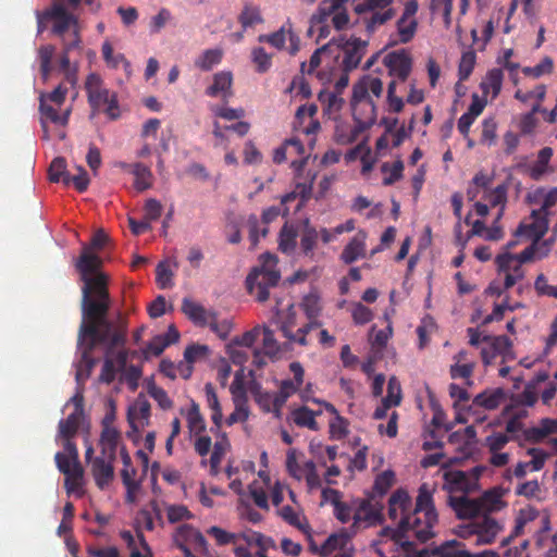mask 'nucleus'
<instances>
[{"instance_id":"nucleus-1","label":"nucleus","mask_w":557,"mask_h":557,"mask_svg":"<svg viewBox=\"0 0 557 557\" xmlns=\"http://www.w3.org/2000/svg\"><path fill=\"white\" fill-rule=\"evenodd\" d=\"M97 265L95 258L84 256L79 262V269L84 277L83 293V322L79 327L77 352L79 360L76 361V381L84 383L90 375L96 360L90 356L99 338V327L102 315L108 311L109 295L101 286V277L96 281L89 277V272Z\"/></svg>"},{"instance_id":"nucleus-2","label":"nucleus","mask_w":557,"mask_h":557,"mask_svg":"<svg viewBox=\"0 0 557 557\" xmlns=\"http://www.w3.org/2000/svg\"><path fill=\"white\" fill-rule=\"evenodd\" d=\"M435 490V486L432 484H421L416 499V507L407 520L399 522L396 528L386 527L382 529L380 537L393 541L397 549L412 548V542L409 540L410 533L420 542H426L433 537V528L438 520L433 503Z\"/></svg>"},{"instance_id":"nucleus-3","label":"nucleus","mask_w":557,"mask_h":557,"mask_svg":"<svg viewBox=\"0 0 557 557\" xmlns=\"http://www.w3.org/2000/svg\"><path fill=\"white\" fill-rule=\"evenodd\" d=\"M502 488L493 487L476 498L468 496L448 497V505L459 519H474L476 517H490L506 507Z\"/></svg>"},{"instance_id":"nucleus-4","label":"nucleus","mask_w":557,"mask_h":557,"mask_svg":"<svg viewBox=\"0 0 557 557\" xmlns=\"http://www.w3.org/2000/svg\"><path fill=\"white\" fill-rule=\"evenodd\" d=\"M280 277L276 257L263 253L247 275L246 288L258 301L263 302L269 298V289L278 283Z\"/></svg>"},{"instance_id":"nucleus-5","label":"nucleus","mask_w":557,"mask_h":557,"mask_svg":"<svg viewBox=\"0 0 557 557\" xmlns=\"http://www.w3.org/2000/svg\"><path fill=\"white\" fill-rule=\"evenodd\" d=\"M67 88L62 84L51 92L39 96V112L45 136L48 137L47 123L65 126L72 112L71 106H65Z\"/></svg>"},{"instance_id":"nucleus-6","label":"nucleus","mask_w":557,"mask_h":557,"mask_svg":"<svg viewBox=\"0 0 557 557\" xmlns=\"http://www.w3.org/2000/svg\"><path fill=\"white\" fill-rule=\"evenodd\" d=\"M383 94V82L381 78L364 75L352 87L351 109L352 112L376 120V106L374 100Z\"/></svg>"},{"instance_id":"nucleus-7","label":"nucleus","mask_w":557,"mask_h":557,"mask_svg":"<svg viewBox=\"0 0 557 557\" xmlns=\"http://www.w3.org/2000/svg\"><path fill=\"white\" fill-rule=\"evenodd\" d=\"M85 88L88 102L92 109L91 116L97 112H104L112 120L120 116L116 92L109 89L99 75L95 73L89 74Z\"/></svg>"},{"instance_id":"nucleus-8","label":"nucleus","mask_w":557,"mask_h":557,"mask_svg":"<svg viewBox=\"0 0 557 557\" xmlns=\"http://www.w3.org/2000/svg\"><path fill=\"white\" fill-rule=\"evenodd\" d=\"M54 459L58 469L65 475L66 493L81 497L84 494V469L78 460L76 445L66 444V453L58 451Z\"/></svg>"},{"instance_id":"nucleus-9","label":"nucleus","mask_w":557,"mask_h":557,"mask_svg":"<svg viewBox=\"0 0 557 557\" xmlns=\"http://www.w3.org/2000/svg\"><path fill=\"white\" fill-rule=\"evenodd\" d=\"M384 64L389 75L396 79L387 87V101L389 111L398 113L404 108V100L396 95L397 81L405 82L411 71V59L406 52H391L384 58Z\"/></svg>"},{"instance_id":"nucleus-10","label":"nucleus","mask_w":557,"mask_h":557,"mask_svg":"<svg viewBox=\"0 0 557 557\" xmlns=\"http://www.w3.org/2000/svg\"><path fill=\"white\" fill-rule=\"evenodd\" d=\"M470 523L460 525L457 534L463 539H472L476 546L490 545L495 542L497 535L502 532L503 525L492 517H476Z\"/></svg>"},{"instance_id":"nucleus-11","label":"nucleus","mask_w":557,"mask_h":557,"mask_svg":"<svg viewBox=\"0 0 557 557\" xmlns=\"http://www.w3.org/2000/svg\"><path fill=\"white\" fill-rule=\"evenodd\" d=\"M287 473L296 481H306L308 492L321 487L322 480L318 473L317 466L312 460L305 459L304 455L296 449H289L285 460Z\"/></svg>"},{"instance_id":"nucleus-12","label":"nucleus","mask_w":557,"mask_h":557,"mask_svg":"<svg viewBox=\"0 0 557 557\" xmlns=\"http://www.w3.org/2000/svg\"><path fill=\"white\" fill-rule=\"evenodd\" d=\"M73 406V411L66 419H62L58 425V433L55 436L57 443H62L64 451L66 453V444L75 445L72 437L75 436L84 416V397L81 392H77L65 405V408Z\"/></svg>"},{"instance_id":"nucleus-13","label":"nucleus","mask_w":557,"mask_h":557,"mask_svg":"<svg viewBox=\"0 0 557 557\" xmlns=\"http://www.w3.org/2000/svg\"><path fill=\"white\" fill-rule=\"evenodd\" d=\"M482 472V467H474L469 471L446 470L443 474L444 488L450 494L471 493L478 490Z\"/></svg>"},{"instance_id":"nucleus-14","label":"nucleus","mask_w":557,"mask_h":557,"mask_svg":"<svg viewBox=\"0 0 557 557\" xmlns=\"http://www.w3.org/2000/svg\"><path fill=\"white\" fill-rule=\"evenodd\" d=\"M85 459L90 465V472L96 485L100 490H107L114 480L113 463L115 458H110V456L101 454L94 457V447L88 444L85 451Z\"/></svg>"},{"instance_id":"nucleus-15","label":"nucleus","mask_w":557,"mask_h":557,"mask_svg":"<svg viewBox=\"0 0 557 557\" xmlns=\"http://www.w3.org/2000/svg\"><path fill=\"white\" fill-rule=\"evenodd\" d=\"M393 2L394 0H363L356 4L355 11L358 14L371 12V16L367 20V28L374 30L395 16L396 10L392 7Z\"/></svg>"},{"instance_id":"nucleus-16","label":"nucleus","mask_w":557,"mask_h":557,"mask_svg":"<svg viewBox=\"0 0 557 557\" xmlns=\"http://www.w3.org/2000/svg\"><path fill=\"white\" fill-rule=\"evenodd\" d=\"M258 41L269 44L277 50H286L290 55H295L300 49V39L289 20L276 32L260 35Z\"/></svg>"},{"instance_id":"nucleus-17","label":"nucleus","mask_w":557,"mask_h":557,"mask_svg":"<svg viewBox=\"0 0 557 557\" xmlns=\"http://www.w3.org/2000/svg\"><path fill=\"white\" fill-rule=\"evenodd\" d=\"M484 346L481 349V356L485 366L492 364L497 358L502 359V362L512 360L515 358L512 345L510 339L505 336H484Z\"/></svg>"},{"instance_id":"nucleus-18","label":"nucleus","mask_w":557,"mask_h":557,"mask_svg":"<svg viewBox=\"0 0 557 557\" xmlns=\"http://www.w3.org/2000/svg\"><path fill=\"white\" fill-rule=\"evenodd\" d=\"M46 15L53 21L52 32L61 38L79 29L77 17L66 10L64 0H55Z\"/></svg>"},{"instance_id":"nucleus-19","label":"nucleus","mask_w":557,"mask_h":557,"mask_svg":"<svg viewBox=\"0 0 557 557\" xmlns=\"http://www.w3.org/2000/svg\"><path fill=\"white\" fill-rule=\"evenodd\" d=\"M307 160L308 158H302L301 160L292 161V168L295 171L297 183L295 189L282 198L283 203L289 202L296 197H300L301 203H304L310 198L317 173L308 171L305 175L302 174Z\"/></svg>"},{"instance_id":"nucleus-20","label":"nucleus","mask_w":557,"mask_h":557,"mask_svg":"<svg viewBox=\"0 0 557 557\" xmlns=\"http://www.w3.org/2000/svg\"><path fill=\"white\" fill-rule=\"evenodd\" d=\"M334 39V46L341 48L343 53L342 67L344 72H350L358 67L367 50V41L359 38Z\"/></svg>"},{"instance_id":"nucleus-21","label":"nucleus","mask_w":557,"mask_h":557,"mask_svg":"<svg viewBox=\"0 0 557 557\" xmlns=\"http://www.w3.org/2000/svg\"><path fill=\"white\" fill-rule=\"evenodd\" d=\"M151 405L144 394H138L135 400L128 406L127 421L131 429L139 432L149 425Z\"/></svg>"},{"instance_id":"nucleus-22","label":"nucleus","mask_w":557,"mask_h":557,"mask_svg":"<svg viewBox=\"0 0 557 557\" xmlns=\"http://www.w3.org/2000/svg\"><path fill=\"white\" fill-rule=\"evenodd\" d=\"M548 216L544 213L533 210L528 220L520 223L515 232V236H524L530 239H541L548 230Z\"/></svg>"},{"instance_id":"nucleus-23","label":"nucleus","mask_w":557,"mask_h":557,"mask_svg":"<svg viewBox=\"0 0 557 557\" xmlns=\"http://www.w3.org/2000/svg\"><path fill=\"white\" fill-rule=\"evenodd\" d=\"M107 242H108V235L102 230L97 231L91 239L90 246L84 247L83 252L76 262V268H77L78 272L81 273L82 281L84 282L83 273L79 269V262L82 261L84 256H87L89 258H95L97 260V265L95 267L94 271L89 272V277L95 281L98 277H101V286L103 287V289L106 292H107V288H106L107 277L103 273L99 272V268H100L102 261L96 253L91 252V249L92 248L101 249L106 245Z\"/></svg>"},{"instance_id":"nucleus-24","label":"nucleus","mask_w":557,"mask_h":557,"mask_svg":"<svg viewBox=\"0 0 557 557\" xmlns=\"http://www.w3.org/2000/svg\"><path fill=\"white\" fill-rule=\"evenodd\" d=\"M355 125L350 128L337 127L335 140L339 145H350L355 143L359 136L370 128L376 120L352 112ZM372 116V114L370 115Z\"/></svg>"},{"instance_id":"nucleus-25","label":"nucleus","mask_w":557,"mask_h":557,"mask_svg":"<svg viewBox=\"0 0 557 557\" xmlns=\"http://www.w3.org/2000/svg\"><path fill=\"white\" fill-rule=\"evenodd\" d=\"M348 0H324L319 7V21L332 16V23L336 29H343L349 22L344 4Z\"/></svg>"},{"instance_id":"nucleus-26","label":"nucleus","mask_w":557,"mask_h":557,"mask_svg":"<svg viewBox=\"0 0 557 557\" xmlns=\"http://www.w3.org/2000/svg\"><path fill=\"white\" fill-rule=\"evenodd\" d=\"M319 553L324 557H352L354 549L346 533H336L327 537Z\"/></svg>"},{"instance_id":"nucleus-27","label":"nucleus","mask_w":557,"mask_h":557,"mask_svg":"<svg viewBox=\"0 0 557 557\" xmlns=\"http://www.w3.org/2000/svg\"><path fill=\"white\" fill-rule=\"evenodd\" d=\"M432 556L434 557H497V554L493 550H484L479 554H472L466 549L465 544L450 540L442 543L441 545L432 549Z\"/></svg>"},{"instance_id":"nucleus-28","label":"nucleus","mask_w":557,"mask_h":557,"mask_svg":"<svg viewBox=\"0 0 557 557\" xmlns=\"http://www.w3.org/2000/svg\"><path fill=\"white\" fill-rule=\"evenodd\" d=\"M411 498L404 490L395 491L388 499V517L393 521L403 522L411 513Z\"/></svg>"},{"instance_id":"nucleus-29","label":"nucleus","mask_w":557,"mask_h":557,"mask_svg":"<svg viewBox=\"0 0 557 557\" xmlns=\"http://www.w3.org/2000/svg\"><path fill=\"white\" fill-rule=\"evenodd\" d=\"M289 368L294 374V379L282 381L280 391L276 393V406H284L286 400L298 391L304 382V369L301 364L292 362Z\"/></svg>"},{"instance_id":"nucleus-30","label":"nucleus","mask_w":557,"mask_h":557,"mask_svg":"<svg viewBox=\"0 0 557 557\" xmlns=\"http://www.w3.org/2000/svg\"><path fill=\"white\" fill-rule=\"evenodd\" d=\"M317 111L315 104L300 106L296 111V122L302 127V133L308 137L317 134L321 127L319 121L314 119ZM313 141L312 138L308 139L309 145H313Z\"/></svg>"},{"instance_id":"nucleus-31","label":"nucleus","mask_w":557,"mask_h":557,"mask_svg":"<svg viewBox=\"0 0 557 557\" xmlns=\"http://www.w3.org/2000/svg\"><path fill=\"white\" fill-rule=\"evenodd\" d=\"M261 336H262L261 348L256 349L253 351V361L252 362L257 367H262L265 363V360L263 358L264 356L272 358V357H275L280 351V345H278L277 341L275 339L273 332L269 327L262 325Z\"/></svg>"},{"instance_id":"nucleus-32","label":"nucleus","mask_w":557,"mask_h":557,"mask_svg":"<svg viewBox=\"0 0 557 557\" xmlns=\"http://www.w3.org/2000/svg\"><path fill=\"white\" fill-rule=\"evenodd\" d=\"M207 533L215 540L218 545L237 544L240 541H245L251 546L259 539V533L257 532L232 533L219 527L209 528Z\"/></svg>"},{"instance_id":"nucleus-33","label":"nucleus","mask_w":557,"mask_h":557,"mask_svg":"<svg viewBox=\"0 0 557 557\" xmlns=\"http://www.w3.org/2000/svg\"><path fill=\"white\" fill-rule=\"evenodd\" d=\"M233 75L228 71H221L214 74L213 83L206 90L210 97H220L223 101H227L233 96L232 90Z\"/></svg>"},{"instance_id":"nucleus-34","label":"nucleus","mask_w":557,"mask_h":557,"mask_svg":"<svg viewBox=\"0 0 557 557\" xmlns=\"http://www.w3.org/2000/svg\"><path fill=\"white\" fill-rule=\"evenodd\" d=\"M381 515L379 509L367 500H362L355 506L354 527H370L380 521Z\"/></svg>"},{"instance_id":"nucleus-35","label":"nucleus","mask_w":557,"mask_h":557,"mask_svg":"<svg viewBox=\"0 0 557 557\" xmlns=\"http://www.w3.org/2000/svg\"><path fill=\"white\" fill-rule=\"evenodd\" d=\"M505 397L506 393L503 388L486 389L473 398L469 409L483 408L484 410H494L505 400Z\"/></svg>"},{"instance_id":"nucleus-36","label":"nucleus","mask_w":557,"mask_h":557,"mask_svg":"<svg viewBox=\"0 0 557 557\" xmlns=\"http://www.w3.org/2000/svg\"><path fill=\"white\" fill-rule=\"evenodd\" d=\"M366 239L367 233L364 231H358L351 240L345 246L341 259L346 263L350 264L356 260L364 257L366 255Z\"/></svg>"},{"instance_id":"nucleus-37","label":"nucleus","mask_w":557,"mask_h":557,"mask_svg":"<svg viewBox=\"0 0 557 557\" xmlns=\"http://www.w3.org/2000/svg\"><path fill=\"white\" fill-rule=\"evenodd\" d=\"M175 541L188 544L200 552H206L208 548V542L202 533L188 524H183L177 529Z\"/></svg>"},{"instance_id":"nucleus-38","label":"nucleus","mask_w":557,"mask_h":557,"mask_svg":"<svg viewBox=\"0 0 557 557\" xmlns=\"http://www.w3.org/2000/svg\"><path fill=\"white\" fill-rule=\"evenodd\" d=\"M121 537L129 548V557H152L151 549L140 532L133 534L129 531H123Z\"/></svg>"},{"instance_id":"nucleus-39","label":"nucleus","mask_w":557,"mask_h":557,"mask_svg":"<svg viewBox=\"0 0 557 557\" xmlns=\"http://www.w3.org/2000/svg\"><path fill=\"white\" fill-rule=\"evenodd\" d=\"M182 311L184 314L198 326H206L207 320L210 318L212 310H207L202 305L189 298L182 301Z\"/></svg>"},{"instance_id":"nucleus-40","label":"nucleus","mask_w":557,"mask_h":557,"mask_svg":"<svg viewBox=\"0 0 557 557\" xmlns=\"http://www.w3.org/2000/svg\"><path fill=\"white\" fill-rule=\"evenodd\" d=\"M121 442V433L115 426L102 428L99 445L101 447V455L116 458V449Z\"/></svg>"},{"instance_id":"nucleus-41","label":"nucleus","mask_w":557,"mask_h":557,"mask_svg":"<svg viewBox=\"0 0 557 557\" xmlns=\"http://www.w3.org/2000/svg\"><path fill=\"white\" fill-rule=\"evenodd\" d=\"M323 407L326 412L331 414V419L329 421L330 426V435L333 440H342L348 433V422L342 416H339L336 408L329 404L324 403Z\"/></svg>"},{"instance_id":"nucleus-42","label":"nucleus","mask_w":557,"mask_h":557,"mask_svg":"<svg viewBox=\"0 0 557 557\" xmlns=\"http://www.w3.org/2000/svg\"><path fill=\"white\" fill-rule=\"evenodd\" d=\"M106 314L107 312L102 315L101 325L99 327V338L97 339V344H107V355H111L112 349L114 347H117L124 343V335L119 331L112 330L111 324L107 322L104 319Z\"/></svg>"},{"instance_id":"nucleus-43","label":"nucleus","mask_w":557,"mask_h":557,"mask_svg":"<svg viewBox=\"0 0 557 557\" xmlns=\"http://www.w3.org/2000/svg\"><path fill=\"white\" fill-rule=\"evenodd\" d=\"M117 359V366L121 368L122 376L127 383L128 387L132 391H135L138 387V381L141 376V370L140 368L136 366H126L127 361V351L126 350H120L116 354Z\"/></svg>"},{"instance_id":"nucleus-44","label":"nucleus","mask_w":557,"mask_h":557,"mask_svg":"<svg viewBox=\"0 0 557 557\" xmlns=\"http://www.w3.org/2000/svg\"><path fill=\"white\" fill-rule=\"evenodd\" d=\"M503 83V72L499 69H493L487 72L486 76L481 83V88L483 91V97L487 100L495 99Z\"/></svg>"},{"instance_id":"nucleus-45","label":"nucleus","mask_w":557,"mask_h":557,"mask_svg":"<svg viewBox=\"0 0 557 557\" xmlns=\"http://www.w3.org/2000/svg\"><path fill=\"white\" fill-rule=\"evenodd\" d=\"M123 168L131 172L134 177V186L138 191H144L152 185V173L150 169L143 163L123 164Z\"/></svg>"},{"instance_id":"nucleus-46","label":"nucleus","mask_w":557,"mask_h":557,"mask_svg":"<svg viewBox=\"0 0 557 557\" xmlns=\"http://www.w3.org/2000/svg\"><path fill=\"white\" fill-rule=\"evenodd\" d=\"M557 433V419H543L537 426L524 431L527 440L540 442L549 434Z\"/></svg>"},{"instance_id":"nucleus-47","label":"nucleus","mask_w":557,"mask_h":557,"mask_svg":"<svg viewBox=\"0 0 557 557\" xmlns=\"http://www.w3.org/2000/svg\"><path fill=\"white\" fill-rule=\"evenodd\" d=\"M278 515L290 525L297 528L307 536H310V527L307 519L296 509L289 506H283L278 509Z\"/></svg>"},{"instance_id":"nucleus-48","label":"nucleus","mask_w":557,"mask_h":557,"mask_svg":"<svg viewBox=\"0 0 557 557\" xmlns=\"http://www.w3.org/2000/svg\"><path fill=\"white\" fill-rule=\"evenodd\" d=\"M251 393L255 396L256 401L267 412L280 413L283 406H276V394L263 392L258 384L251 386Z\"/></svg>"},{"instance_id":"nucleus-49","label":"nucleus","mask_w":557,"mask_h":557,"mask_svg":"<svg viewBox=\"0 0 557 557\" xmlns=\"http://www.w3.org/2000/svg\"><path fill=\"white\" fill-rule=\"evenodd\" d=\"M320 412L321 411H313L307 407H300L292 412V419L294 423L300 428H307L309 430L317 431L319 425L315 421V416Z\"/></svg>"},{"instance_id":"nucleus-50","label":"nucleus","mask_w":557,"mask_h":557,"mask_svg":"<svg viewBox=\"0 0 557 557\" xmlns=\"http://www.w3.org/2000/svg\"><path fill=\"white\" fill-rule=\"evenodd\" d=\"M206 326H208L219 338L226 339L233 329V321L228 318H220L219 314L213 311L207 320Z\"/></svg>"},{"instance_id":"nucleus-51","label":"nucleus","mask_w":557,"mask_h":557,"mask_svg":"<svg viewBox=\"0 0 557 557\" xmlns=\"http://www.w3.org/2000/svg\"><path fill=\"white\" fill-rule=\"evenodd\" d=\"M552 157L553 149L550 147H545L539 151L536 161L529 169L530 176L533 180H540L548 172Z\"/></svg>"},{"instance_id":"nucleus-52","label":"nucleus","mask_w":557,"mask_h":557,"mask_svg":"<svg viewBox=\"0 0 557 557\" xmlns=\"http://www.w3.org/2000/svg\"><path fill=\"white\" fill-rule=\"evenodd\" d=\"M55 48L52 45H45L38 49V62L41 77L47 82L53 71L52 60L54 58Z\"/></svg>"},{"instance_id":"nucleus-53","label":"nucleus","mask_w":557,"mask_h":557,"mask_svg":"<svg viewBox=\"0 0 557 557\" xmlns=\"http://www.w3.org/2000/svg\"><path fill=\"white\" fill-rule=\"evenodd\" d=\"M222 57V49H207L203 52H201L195 60V66L201 71H210L221 62Z\"/></svg>"},{"instance_id":"nucleus-54","label":"nucleus","mask_w":557,"mask_h":557,"mask_svg":"<svg viewBox=\"0 0 557 557\" xmlns=\"http://www.w3.org/2000/svg\"><path fill=\"white\" fill-rule=\"evenodd\" d=\"M398 42L407 44L414 37L418 28L417 18L400 16L396 23Z\"/></svg>"},{"instance_id":"nucleus-55","label":"nucleus","mask_w":557,"mask_h":557,"mask_svg":"<svg viewBox=\"0 0 557 557\" xmlns=\"http://www.w3.org/2000/svg\"><path fill=\"white\" fill-rule=\"evenodd\" d=\"M496 264L498 270L503 273L511 272V274L524 275L522 264L520 263L519 259H517L516 256H513L511 252L504 251L503 253L498 255L496 258Z\"/></svg>"},{"instance_id":"nucleus-56","label":"nucleus","mask_w":557,"mask_h":557,"mask_svg":"<svg viewBox=\"0 0 557 557\" xmlns=\"http://www.w3.org/2000/svg\"><path fill=\"white\" fill-rule=\"evenodd\" d=\"M147 393L162 410H171L174 406L173 400L168 395L166 391L158 386L152 380L146 384Z\"/></svg>"},{"instance_id":"nucleus-57","label":"nucleus","mask_w":557,"mask_h":557,"mask_svg":"<svg viewBox=\"0 0 557 557\" xmlns=\"http://www.w3.org/2000/svg\"><path fill=\"white\" fill-rule=\"evenodd\" d=\"M205 395H206L207 405L212 410V414H211L212 422L216 426H220L222 419H223L222 408H221L218 395L215 393V389L211 383H207L205 385Z\"/></svg>"},{"instance_id":"nucleus-58","label":"nucleus","mask_w":557,"mask_h":557,"mask_svg":"<svg viewBox=\"0 0 557 557\" xmlns=\"http://www.w3.org/2000/svg\"><path fill=\"white\" fill-rule=\"evenodd\" d=\"M188 429L191 434L198 435L206 429L205 419L200 413L199 405L191 401L186 414Z\"/></svg>"},{"instance_id":"nucleus-59","label":"nucleus","mask_w":557,"mask_h":557,"mask_svg":"<svg viewBox=\"0 0 557 557\" xmlns=\"http://www.w3.org/2000/svg\"><path fill=\"white\" fill-rule=\"evenodd\" d=\"M262 536L259 534V539L253 542V544L250 546L247 542L240 541L237 544L234 545V554L236 557H260L264 556L260 552Z\"/></svg>"},{"instance_id":"nucleus-60","label":"nucleus","mask_w":557,"mask_h":557,"mask_svg":"<svg viewBox=\"0 0 557 557\" xmlns=\"http://www.w3.org/2000/svg\"><path fill=\"white\" fill-rule=\"evenodd\" d=\"M102 57L110 67H117L123 64L126 70L131 67L129 62L126 61L122 53H114L113 47L109 41H104L101 47Z\"/></svg>"},{"instance_id":"nucleus-61","label":"nucleus","mask_w":557,"mask_h":557,"mask_svg":"<svg viewBox=\"0 0 557 557\" xmlns=\"http://www.w3.org/2000/svg\"><path fill=\"white\" fill-rule=\"evenodd\" d=\"M251 60L259 73H265L272 66V54L268 53L262 47H255L251 50Z\"/></svg>"},{"instance_id":"nucleus-62","label":"nucleus","mask_w":557,"mask_h":557,"mask_svg":"<svg viewBox=\"0 0 557 557\" xmlns=\"http://www.w3.org/2000/svg\"><path fill=\"white\" fill-rule=\"evenodd\" d=\"M239 22L244 28L251 27L262 22L260 9L250 3H246L239 15Z\"/></svg>"},{"instance_id":"nucleus-63","label":"nucleus","mask_w":557,"mask_h":557,"mask_svg":"<svg viewBox=\"0 0 557 557\" xmlns=\"http://www.w3.org/2000/svg\"><path fill=\"white\" fill-rule=\"evenodd\" d=\"M301 307L308 319H315L322 309L321 300L315 292H311L302 299Z\"/></svg>"},{"instance_id":"nucleus-64","label":"nucleus","mask_w":557,"mask_h":557,"mask_svg":"<svg viewBox=\"0 0 557 557\" xmlns=\"http://www.w3.org/2000/svg\"><path fill=\"white\" fill-rule=\"evenodd\" d=\"M539 126V119L532 113H522L517 117V127L523 136H531Z\"/></svg>"}]
</instances>
